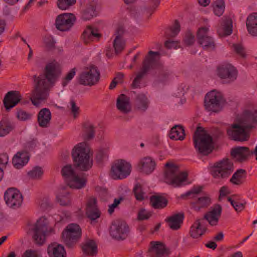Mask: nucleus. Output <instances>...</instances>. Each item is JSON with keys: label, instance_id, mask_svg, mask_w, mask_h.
<instances>
[{"label": "nucleus", "instance_id": "f257e3e1", "mask_svg": "<svg viewBox=\"0 0 257 257\" xmlns=\"http://www.w3.org/2000/svg\"><path fill=\"white\" fill-rule=\"evenodd\" d=\"M62 67L59 62L53 60L46 64L43 73L33 76L34 85L30 99L34 105L47 100L51 89L62 74Z\"/></svg>", "mask_w": 257, "mask_h": 257}, {"label": "nucleus", "instance_id": "f03ea898", "mask_svg": "<svg viewBox=\"0 0 257 257\" xmlns=\"http://www.w3.org/2000/svg\"><path fill=\"white\" fill-rule=\"evenodd\" d=\"M251 128L248 121L242 112L236 117L234 122L226 129V133L231 140L244 142L247 141L249 137L247 130Z\"/></svg>", "mask_w": 257, "mask_h": 257}, {"label": "nucleus", "instance_id": "7ed1b4c3", "mask_svg": "<svg viewBox=\"0 0 257 257\" xmlns=\"http://www.w3.org/2000/svg\"><path fill=\"white\" fill-rule=\"evenodd\" d=\"M90 153V148L85 142L79 143L73 149L72 156L74 165L79 170L86 171L92 167L93 160Z\"/></svg>", "mask_w": 257, "mask_h": 257}, {"label": "nucleus", "instance_id": "20e7f679", "mask_svg": "<svg viewBox=\"0 0 257 257\" xmlns=\"http://www.w3.org/2000/svg\"><path fill=\"white\" fill-rule=\"evenodd\" d=\"M203 187L201 186H194L189 191L182 195V198L187 197L188 199H191L190 202L191 208L196 211L207 208L211 203V199L208 196L198 197Z\"/></svg>", "mask_w": 257, "mask_h": 257}, {"label": "nucleus", "instance_id": "39448f33", "mask_svg": "<svg viewBox=\"0 0 257 257\" xmlns=\"http://www.w3.org/2000/svg\"><path fill=\"white\" fill-rule=\"evenodd\" d=\"M48 222L44 217H41L32 226V238L36 244L43 245L47 236L54 233L52 228H48Z\"/></svg>", "mask_w": 257, "mask_h": 257}, {"label": "nucleus", "instance_id": "423d86ee", "mask_svg": "<svg viewBox=\"0 0 257 257\" xmlns=\"http://www.w3.org/2000/svg\"><path fill=\"white\" fill-rule=\"evenodd\" d=\"M193 144L196 150L200 154L207 155L212 150V138L204 131L198 128L193 135Z\"/></svg>", "mask_w": 257, "mask_h": 257}, {"label": "nucleus", "instance_id": "0eeeda50", "mask_svg": "<svg viewBox=\"0 0 257 257\" xmlns=\"http://www.w3.org/2000/svg\"><path fill=\"white\" fill-rule=\"evenodd\" d=\"M225 103L222 94L215 90L208 92L204 98V107L206 110L213 112L220 111Z\"/></svg>", "mask_w": 257, "mask_h": 257}, {"label": "nucleus", "instance_id": "6e6552de", "mask_svg": "<svg viewBox=\"0 0 257 257\" xmlns=\"http://www.w3.org/2000/svg\"><path fill=\"white\" fill-rule=\"evenodd\" d=\"M159 55L157 52L150 51L143 63L141 71L137 74L131 85L134 89L139 88L142 79L146 74L151 69L156 67L157 61L156 56Z\"/></svg>", "mask_w": 257, "mask_h": 257}, {"label": "nucleus", "instance_id": "1a4fd4ad", "mask_svg": "<svg viewBox=\"0 0 257 257\" xmlns=\"http://www.w3.org/2000/svg\"><path fill=\"white\" fill-rule=\"evenodd\" d=\"M62 175L68 185L71 188L79 189L84 188L86 183V179L80 177L74 171L71 165H67L63 167Z\"/></svg>", "mask_w": 257, "mask_h": 257}, {"label": "nucleus", "instance_id": "9d476101", "mask_svg": "<svg viewBox=\"0 0 257 257\" xmlns=\"http://www.w3.org/2000/svg\"><path fill=\"white\" fill-rule=\"evenodd\" d=\"M82 235L81 229L77 224L68 225L62 233V238L66 246L73 248L80 239Z\"/></svg>", "mask_w": 257, "mask_h": 257}, {"label": "nucleus", "instance_id": "9b49d317", "mask_svg": "<svg viewBox=\"0 0 257 257\" xmlns=\"http://www.w3.org/2000/svg\"><path fill=\"white\" fill-rule=\"evenodd\" d=\"M165 167L168 169L165 172V178L169 181V184L175 187L180 186L187 179V174L185 172H180L179 168L170 163H167Z\"/></svg>", "mask_w": 257, "mask_h": 257}, {"label": "nucleus", "instance_id": "f8f14e48", "mask_svg": "<svg viewBox=\"0 0 257 257\" xmlns=\"http://www.w3.org/2000/svg\"><path fill=\"white\" fill-rule=\"evenodd\" d=\"M233 171V163L226 159L215 164L211 170V175L214 178L224 179L227 178Z\"/></svg>", "mask_w": 257, "mask_h": 257}, {"label": "nucleus", "instance_id": "ddd939ff", "mask_svg": "<svg viewBox=\"0 0 257 257\" xmlns=\"http://www.w3.org/2000/svg\"><path fill=\"white\" fill-rule=\"evenodd\" d=\"M100 78V73L94 66L86 67L79 75L78 82L84 86L95 85Z\"/></svg>", "mask_w": 257, "mask_h": 257}, {"label": "nucleus", "instance_id": "4468645a", "mask_svg": "<svg viewBox=\"0 0 257 257\" xmlns=\"http://www.w3.org/2000/svg\"><path fill=\"white\" fill-rule=\"evenodd\" d=\"M131 165L123 160H119L112 165L110 176L113 179H122L130 175Z\"/></svg>", "mask_w": 257, "mask_h": 257}, {"label": "nucleus", "instance_id": "2eb2a0df", "mask_svg": "<svg viewBox=\"0 0 257 257\" xmlns=\"http://www.w3.org/2000/svg\"><path fill=\"white\" fill-rule=\"evenodd\" d=\"M130 228L126 223L122 220L114 221L110 229V234L114 239L123 240L128 236Z\"/></svg>", "mask_w": 257, "mask_h": 257}, {"label": "nucleus", "instance_id": "dca6fc26", "mask_svg": "<svg viewBox=\"0 0 257 257\" xmlns=\"http://www.w3.org/2000/svg\"><path fill=\"white\" fill-rule=\"evenodd\" d=\"M76 20V17L73 14L64 13L57 17L55 25L60 31H69L73 27Z\"/></svg>", "mask_w": 257, "mask_h": 257}, {"label": "nucleus", "instance_id": "f3484780", "mask_svg": "<svg viewBox=\"0 0 257 257\" xmlns=\"http://www.w3.org/2000/svg\"><path fill=\"white\" fill-rule=\"evenodd\" d=\"M4 199L9 207L16 209L21 206L23 197L18 190L14 188H10L5 192Z\"/></svg>", "mask_w": 257, "mask_h": 257}, {"label": "nucleus", "instance_id": "a211bd4d", "mask_svg": "<svg viewBox=\"0 0 257 257\" xmlns=\"http://www.w3.org/2000/svg\"><path fill=\"white\" fill-rule=\"evenodd\" d=\"M208 28L201 27L198 30L197 38L198 43L205 50H213L215 47V43L213 39L208 36Z\"/></svg>", "mask_w": 257, "mask_h": 257}, {"label": "nucleus", "instance_id": "6ab92c4d", "mask_svg": "<svg viewBox=\"0 0 257 257\" xmlns=\"http://www.w3.org/2000/svg\"><path fill=\"white\" fill-rule=\"evenodd\" d=\"M217 75L222 79H225L228 82L234 81L237 76L235 68L230 64H224L217 68Z\"/></svg>", "mask_w": 257, "mask_h": 257}, {"label": "nucleus", "instance_id": "aec40b11", "mask_svg": "<svg viewBox=\"0 0 257 257\" xmlns=\"http://www.w3.org/2000/svg\"><path fill=\"white\" fill-rule=\"evenodd\" d=\"M151 246L149 249V255L150 257H168L171 253L170 249L161 242H151Z\"/></svg>", "mask_w": 257, "mask_h": 257}, {"label": "nucleus", "instance_id": "412c9836", "mask_svg": "<svg viewBox=\"0 0 257 257\" xmlns=\"http://www.w3.org/2000/svg\"><path fill=\"white\" fill-rule=\"evenodd\" d=\"M22 96L18 91H10L6 93L3 99V103L7 110L14 107L22 100Z\"/></svg>", "mask_w": 257, "mask_h": 257}, {"label": "nucleus", "instance_id": "4be33fe9", "mask_svg": "<svg viewBox=\"0 0 257 257\" xmlns=\"http://www.w3.org/2000/svg\"><path fill=\"white\" fill-rule=\"evenodd\" d=\"M231 157L236 161L243 162L247 160L251 155H253L252 151L246 147H236L231 149L230 152Z\"/></svg>", "mask_w": 257, "mask_h": 257}, {"label": "nucleus", "instance_id": "5701e85b", "mask_svg": "<svg viewBox=\"0 0 257 257\" xmlns=\"http://www.w3.org/2000/svg\"><path fill=\"white\" fill-rule=\"evenodd\" d=\"M86 214L90 220L91 224L95 223L96 219L100 217L101 213L97 207L96 198H91L89 199L87 204Z\"/></svg>", "mask_w": 257, "mask_h": 257}, {"label": "nucleus", "instance_id": "b1692460", "mask_svg": "<svg viewBox=\"0 0 257 257\" xmlns=\"http://www.w3.org/2000/svg\"><path fill=\"white\" fill-rule=\"evenodd\" d=\"M221 211V206L219 204H215L204 214L202 219L206 220L210 225L215 226L218 224Z\"/></svg>", "mask_w": 257, "mask_h": 257}, {"label": "nucleus", "instance_id": "393cba45", "mask_svg": "<svg viewBox=\"0 0 257 257\" xmlns=\"http://www.w3.org/2000/svg\"><path fill=\"white\" fill-rule=\"evenodd\" d=\"M156 166L155 161L150 157L142 158L138 165L139 171L146 175L151 174L155 169Z\"/></svg>", "mask_w": 257, "mask_h": 257}, {"label": "nucleus", "instance_id": "a878e982", "mask_svg": "<svg viewBox=\"0 0 257 257\" xmlns=\"http://www.w3.org/2000/svg\"><path fill=\"white\" fill-rule=\"evenodd\" d=\"M184 219L183 213L174 214L165 219L168 226L172 230H176L181 227Z\"/></svg>", "mask_w": 257, "mask_h": 257}, {"label": "nucleus", "instance_id": "bb28decb", "mask_svg": "<svg viewBox=\"0 0 257 257\" xmlns=\"http://www.w3.org/2000/svg\"><path fill=\"white\" fill-rule=\"evenodd\" d=\"M203 219H196L191 227L190 234L194 238H197L203 235L206 231V228L203 225Z\"/></svg>", "mask_w": 257, "mask_h": 257}, {"label": "nucleus", "instance_id": "cd10ccee", "mask_svg": "<svg viewBox=\"0 0 257 257\" xmlns=\"http://www.w3.org/2000/svg\"><path fill=\"white\" fill-rule=\"evenodd\" d=\"M51 113L48 108H44L38 114V122L41 127H48L51 119Z\"/></svg>", "mask_w": 257, "mask_h": 257}, {"label": "nucleus", "instance_id": "c85d7f7f", "mask_svg": "<svg viewBox=\"0 0 257 257\" xmlns=\"http://www.w3.org/2000/svg\"><path fill=\"white\" fill-rule=\"evenodd\" d=\"M116 107L122 113L126 114L131 111L130 97L125 94H120L116 100Z\"/></svg>", "mask_w": 257, "mask_h": 257}, {"label": "nucleus", "instance_id": "c756f323", "mask_svg": "<svg viewBox=\"0 0 257 257\" xmlns=\"http://www.w3.org/2000/svg\"><path fill=\"white\" fill-rule=\"evenodd\" d=\"M100 36L101 35L98 33L96 29H94L91 26H88L83 31L81 38L84 43L87 44L94 41L95 39L99 38Z\"/></svg>", "mask_w": 257, "mask_h": 257}, {"label": "nucleus", "instance_id": "7c9ffc66", "mask_svg": "<svg viewBox=\"0 0 257 257\" xmlns=\"http://www.w3.org/2000/svg\"><path fill=\"white\" fill-rule=\"evenodd\" d=\"M217 33L220 37L230 35L232 32V22L230 18L223 20L217 29Z\"/></svg>", "mask_w": 257, "mask_h": 257}, {"label": "nucleus", "instance_id": "2f4dec72", "mask_svg": "<svg viewBox=\"0 0 257 257\" xmlns=\"http://www.w3.org/2000/svg\"><path fill=\"white\" fill-rule=\"evenodd\" d=\"M123 33V30L121 27L118 28L115 33L116 37L113 42V46L116 54L120 53L125 47V42L121 37Z\"/></svg>", "mask_w": 257, "mask_h": 257}, {"label": "nucleus", "instance_id": "473e14b6", "mask_svg": "<svg viewBox=\"0 0 257 257\" xmlns=\"http://www.w3.org/2000/svg\"><path fill=\"white\" fill-rule=\"evenodd\" d=\"M29 160V156L26 152H18L14 157L12 163L17 169H20L25 166Z\"/></svg>", "mask_w": 257, "mask_h": 257}, {"label": "nucleus", "instance_id": "72a5a7b5", "mask_svg": "<svg viewBox=\"0 0 257 257\" xmlns=\"http://www.w3.org/2000/svg\"><path fill=\"white\" fill-rule=\"evenodd\" d=\"M150 101L144 93L138 94L135 99V107L140 111L145 112L148 108Z\"/></svg>", "mask_w": 257, "mask_h": 257}, {"label": "nucleus", "instance_id": "f704fd0d", "mask_svg": "<svg viewBox=\"0 0 257 257\" xmlns=\"http://www.w3.org/2000/svg\"><path fill=\"white\" fill-rule=\"evenodd\" d=\"M82 249L85 255L95 256L97 253V245L94 240L88 239L82 243Z\"/></svg>", "mask_w": 257, "mask_h": 257}, {"label": "nucleus", "instance_id": "c9c22d12", "mask_svg": "<svg viewBox=\"0 0 257 257\" xmlns=\"http://www.w3.org/2000/svg\"><path fill=\"white\" fill-rule=\"evenodd\" d=\"M246 25L249 34L257 36V13H253L247 17Z\"/></svg>", "mask_w": 257, "mask_h": 257}, {"label": "nucleus", "instance_id": "e433bc0d", "mask_svg": "<svg viewBox=\"0 0 257 257\" xmlns=\"http://www.w3.org/2000/svg\"><path fill=\"white\" fill-rule=\"evenodd\" d=\"M47 250L50 257H66V251L62 245L52 244L49 245Z\"/></svg>", "mask_w": 257, "mask_h": 257}, {"label": "nucleus", "instance_id": "4c0bfd02", "mask_svg": "<svg viewBox=\"0 0 257 257\" xmlns=\"http://www.w3.org/2000/svg\"><path fill=\"white\" fill-rule=\"evenodd\" d=\"M246 176V171L244 169H239L234 172L229 181L233 185H240L243 183Z\"/></svg>", "mask_w": 257, "mask_h": 257}, {"label": "nucleus", "instance_id": "58836bf2", "mask_svg": "<svg viewBox=\"0 0 257 257\" xmlns=\"http://www.w3.org/2000/svg\"><path fill=\"white\" fill-rule=\"evenodd\" d=\"M150 203L155 209H163L168 204L167 199L163 196L154 195L150 197Z\"/></svg>", "mask_w": 257, "mask_h": 257}, {"label": "nucleus", "instance_id": "ea45409f", "mask_svg": "<svg viewBox=\"0 0 257 257\" xmlns=\"http://www.w3.org/2000/svg\"><path fill=\"white\" fill-rule=\"evenodd\" d=\"M95 136V127L93 125L89 122H85L83 125L82 136L85 141L92 140Z\"/></svg>", "mask_w": 257, "mask_h": 257}, {"label": "nucleus", "instance_id": "a19ab883", "mask_svg": "<svg viewBox=\"0 0 257 257\" xmlns=\"http://www.w3.org/2000/svg\"><path fill=\"white\" fill-rule=\"evenodd\" d=\"M169 137L174 140L182 141L184 140L185 133L183 127L180 125H176L173 126L170 131Z\"/></svg>", "mask_w": 257, "mask_h": 257}, {"label": "nucleus", "instance_id": "79ce46f5", "mask_svg": "<svg viewBox=\"0 0 257 257\" xmlns=\"http://www.w3.org/2000/svg\"><path fill=\"white\" fill-rule=\"evenodd\" d=\"M14 128V124L9 119L5 118L0 121V137L10 134Z\"/></svg>", "mask_w": 257, "mask_h": 257}, {"label": "nucleus", "instance_id": "37998d69", "mask_svg": "<svg viewBox=\"0 0 257 257\" xmlns=\"http://www.w3.org/2000/svg\"><path fill=\"white\" fill-rule=\"evenodd\" d=\"M251 128L257 124V109L244 110L243 111Z\"/></svg>", "mask_w": 257, "mask_h": 257}, {"label": "nucleus", "instance_id": "c03bdc74", "mask_svg": "<svg viewBox=\"0 0 257 257\" xmlns=\"http://www.w3.org/2000/svg\"><path fill=\"white\" fill-rule=\"evenodd\" d=\"M96 16L95 7L93 5H89L83 11L82 19L84 21L90 20Z\"/></svg>", "mask_w": 257, "mask_h": 257}, {"label": "nucleus", "instance_id": "a18cd8bd", "mask_svg": "<svg viewBox=\"0 0 257 257\" xmlns=\"http://www.w3.org/2000/svg\"><path fill=\"white\" fill-rule=\"evenodd\" d=\"M180 31L179 23L177 20H175L173 25L166 31L165 34L167 37H174L179 33Z\"/></svg>", "mask_w": 257, "mask_h": 257}, {"label": "nucleus", "instance_id": "49530a36", "mask_svg": "<svg viewBox=\"0 0 257 257\" xmlns=\"http://www.w3.org/2000/svg\"><path fill=\"white\" fill-rule=\"evenodd\" d=\"M43 170L42 168L40 167H35L33 168V169L30 171L28 173V175L29 177L32 179L38 180L40 179L43 174Z\"/></svg>", "mask_w": 257, "mask_h": 257}, {"label": "nucleus", "instance_id": "de8ad7c7", "mask_svg": "<svg viewBox=\"0 0 257 257\" xmlns=\"http://www.w3.org/2000/svg\"><path fill=\"white\" fill-rule=\"evenodd\" d=\"M57 200L60 204L62 206L69 205L71 203L70 195L67 192L58 195Z\"/></svg>", "mask_w": 257, "mask_h": 257}, {"label": "nucleus", "instance_id": "09e8293b", "mask_svg": "<svg viewBox=\"0 0 257 257\" xmlns=\"http://www.w3.org/2000/svg\"><path fill=\"white\" fill-rule=\"evenodd\" d=\"M225 8L223 0H217L214 3L213 10L215 15L220 16L224 12Z\"/></svg>", "mask_w": 257, "mask_h": 257}, {"label": "nucleus", "instance_id": "8fccbe9b", "mask_svg": "<svg viewBox=\"0 0 257 257\" xmlns=\"http://www.w3.org/2000/svg\"><path fill=\"white\" fill-rule=\"evenodd\" d=\"M76 68L75 67L71 69L62 79V85L65 87L70 81L74 78L76 73Z\"/></svg>", "mask_w": 257, "mask_h": 257}, {"label": "nucleus", "instance_id": "3c124183", "mask_svg": "<svg viewBox=\"0 0 257 257\" xmlns=\"http://www.w3.org/2000/svg\"><path fill=\"white\" fill-rule=\"evenodd\" d=\"M133 191L137 200L142 201L144 199L145 193L141 184H136L134 188Z\"/></svg>", "mask_w": 257, "mask_h": 257}, {"label": "nucleus", "instance_id": "603ef678", "mask_svg": "<svg viewBox=\"0 0 257 257\" xmlns=\"http://www.w3.org/2000/svg\"><path fill=\"white\" fill-rule=\"evenodd\" d=\"M76 2V0H58L57 6L60 9L65 10L75 4Z\"/></svg>", "mask_w": 257, "mask_h": 257}, {"label": "nucleus", "instance_id": "864d4df0", "mask_svg": "<svg viewBox=\"0 0 257 257\" xmlns=\"http://www.w3.org/2000/svg\"><path fill=\"white\" fill-rule=\"evenodd\" d=\"M233 51L238 56L244 58L246 56L244 48L241 44H233L232 45Z\"/></svg>", "mask_w": 257, "mask_h": 257}, {"label": "nucleus", "instance_id": "5fc2aeb1", "mask_svg": "<svg viewBox=\"0 0 257 257\" xmlns=\"http://www.w3.org/2000/svg\"><path fill=\"white\" fill-rule=\"evenodd\" d=\"M108 153L107 150H101L96 154V160L97 163H101L108 158Z\"/></svg>", "mask_w": 257, "mask_h": 257}, {"label": "nucleus", "instance_id": "6e6d98bb", "mask_svg": "<svg viewBox=\"0 0 257 257\" xmlns=\"http://www.w3.org/2000/svg\"><path fill=\"white\" fill-rule=\"evenodd\" d=\"M17 117L21 120H26L29 119L31 117V114L26 111L19 109L17 111Z\"/></svg>", "mask_w": 257, "mask_h": 257}, {"label": "nucleus", "instance_id": "4d7b16f0", "mask_svg": "<svg viewBox=\"0 0 257 257\" xmlns=\"http://www.w3.org/2000/svg\"><path fill=\"white\" fill-rule=\"evenodd\" d=\"M183 41L186 45L190 46L194 43V37L190 31H188L185 35Z\"/></svg>", "mask_w": 257, "mask_h": 257}, {"label": "nucleus", "instance_id": "13d9d810", "mask_svg": "<svg viewBox=\"0 0 257 257\" xmlns=\"http://www.w3.org/2000/svg\"><path fill=\"white\" fill-rule=\"evenodd\" d=\"M9 162V156L6 153L0 154V168L3 170Z\"/></svg>", "mask_w": 257, "mask_h": 257}, {"label": "nucleus", "instance_id": "bf43d9fd", "mask_svg": "<svg viewBox=\"0 0 257 257\" xmlns=\"http://www.w3.org/2000/svg\"><path fill=\"white\" fill-rule=\"evenodd\" d=\"M151 214L147 212L145 209H142L138 213V218L139 220H143L148 219L151 216Z\"/></svg>", "mask_w": 257, "mask_h": 257}, {"label": "nucleus", "instance_id": "052dcab7", "mask_svg": "<svg viewBox=\"0 0 257 257\" xmlns=\"http://www.w3.org/2000/svg\"><path fill=\"white\" fill-rule=\"evenodd\" d=\"M70 104L71 105L72 112L73 113L74 117L75 118L79 113V107L76 105L75 101L73 100H71Z\"/></svg>", "mask_w": 257, "mask_h": 257}, {"label": "nucleus", "instance_id": "680f3d73", "mask_svg": "<svg viewBox=\"0 0 257 257\" xmlns=\"http://www.w3.org/2000/svg\"><path fill=\"white\" fill-rule=\"evenodd\" d=\"M121 200V198L119 199H114L113 203L109 206L108 212L110 214H112L114 212V208L120 203Z\"/></svg>", "mask_w": 257, "mask_h": 257}, {"label": "nucleus", "instance_id": "e2e57ef3", "mask_svg": "<svg viewBox=\"0 0 257 257\" xmlns=\"http://www.w3.org/2000/svg\"><path fill=\"white\" fill-rule=\"evenodd\" d=\"M178 43L177 41L167 40L165 42V46L168 49H176L177 47Z\"/></svg>", "mask_w": 257, "mask_h": 257}, {"label": "nucleus", "instance_id": "0e129e2a", "mask_svg": "<svg viewBox=\"0 0 257 257\" xmlns=\"http://www.w3.org/2000/svg\"><path fill=\"white\" fill-rule=\"evenodd\" d=\"M23 257H39L37 252L35 250H27Z\"/></svg>", "mask_w": 257, "mask_h": 257}, {"label": "nucleus", "instance_id": "69168bd1", "mask_svg": "<svg viewBox=\"0 0 257 257\" xmlns=\"http://www.w3.org/2000/svg\"><path fill=\"white\" fill-rule=\"evenodd\" d=\"M244 205L245 204L239 203L235 201L232 206L236 211L240 212L244 208Z\"/></svg>", "mask_w": 257, "mask_h": 257}, {"label": "nucleus", "instance_id": "338daca9", "mask_svg": "<svg viewBox=\"0 0 257 257\" xmlns=\"http://www.w3.org/2000/svg\"><path fill=\"white\" fill-rule=\"evenodd\" d=\"M6 22L4 20H0V35H2L6 29Z\"/></svg>", "mask_w": 257, "mask_h": 257}, {"label": "nucleus", "instance_id": "774afa93", "mask_svg": "<svg viewBox=\"0 0 257 257\" xmlns=\"http://www.w3.org/2000/svg\"><path fill=\"white\" fill-rule=\"evenodd\" d=\"M219 193L220 196H225L229 193L228 189L226 186L222 187L219 190Z\"/></svg>", "mask_w": 257, "mask_h": 257}]
</instances>
